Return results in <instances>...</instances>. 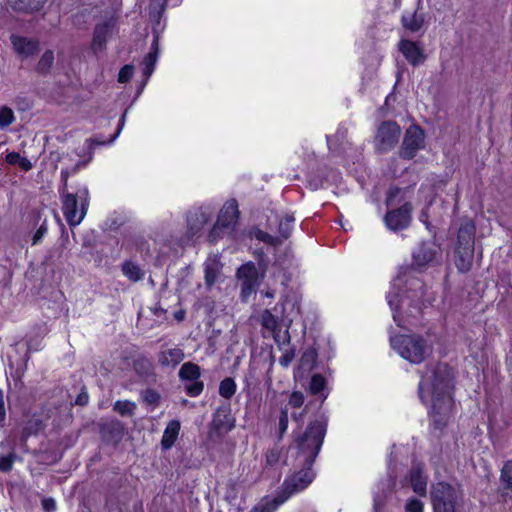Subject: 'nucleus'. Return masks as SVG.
I'll use <instances>...</instances> for the list:
<instances>
[{"instance_id": "nucleus-59", "label": "nucleus", "mask_w": 512, "mask_h": 512, "mask_svg": "<svg viewBox=\"0 0 512 512\" xmlns=\"http://www.w3.org/2000/svg\"><path fill=\"white\" fill-rule=\"evenodd\" d=\"M89 396L86 391L82 390L75 399V404L84 406L88 403Z\"/></svg>"}, {"instance_id": "nucleus-18", "label": "nucleus", "mask_w": 512, "mask_h": 512, "mask_svg": "<svg viewBox=\"0 0 512 512\" xmlns=\"http://www.w3.org/2000/svg\"><path fill=\"white\" fill-rule=\"evenodd\" d=\"M185 355L180 348H171L160 351L158 354V361L163 367H176L183 359Z\"/></svg>"}, {"instance_id": "nucleus-6", "label": "nucleus", "mask_w": 512, "mask_h": 512, "mask_svg": "<svg viewBox=\"0 0 512 512\" xmlns=\"http://www.w3.org/2000/svg\"><path fill=\"white\" fill-rule=\"evenodd\" d=\"M88 194L87 187L79 188L76 193H60L63 214L70 226H77L85 217L89 205Z\"/></svg>"}, {"instance_id": "nucleus-61", "label": "nucleus", "mask_w": 512, "mask_h": 512, "mask_svg": "<svg viewBox=\"0 0 512 512\" xmlns=\"http://www.w3.org/2000/svg\"><path fill=\"white\" fill-rule=\"evenodd\" d=\"M18 166L23 171H29L33 167L31 161L29 159H27L26 157H22V156H20V159H19V162H18Z\"/></svg>"}, {"instance_id": "nucleus-10", "label": "nucleus", "mask_w": 512, "mask_h": 512, "mask_svg": "<svg viewBox=\"0 0 512 512\" xmlns=\"http://www.w3.org/2000/svg\"><path fill=\"white\" fill-rule=\"evenodd\" d=\"M412 205L408 202L401 207L388 211L385 215L386 226L393 231L407 228L411 221Z\"/></svg>"}, {"instance_id": "nucleus-5", "label": "nucleus", "mask_w": 512, "mask_h": 512, "mask_svg": "<svg viewBox=\"0 0 512 512\" xmlns=\"http://www.w3.org/2000/svg\"><path fill=\"white\" fill-rule=\"evenodd\" d=\"M476 227L472 220L464 219L457 234V243L454 250V262L457 269L468 272L473 263Z\"/></svg>"}, {"instance_id": "nucleus-7", "label": "nucleus", "mask_w": 512, "mask_h": 512, "mask_svg": "<svg viewBox=\"0 0 512 512\" xmlns=\"http://www.w3.org/2000/svg\"><path fill=\"white\" fill-rule=\"evenodd\" d=\"M459 492L452 485L438 482L432 487L431 501L434 512H455Z\"/></svg>"}, {"instance_id": "nucleus-36", "label": "nucleus", "mask_w": 512, "mask_h": 512, "mask_svg": "<svg viewBox=\"0 0 512 512\" xmlns=\"http://www.w3.org/2000/svg\"><path fill=\"white\" fill-rule=\"evenodd\" d=\"M294 221V217L291 215L285 216L283 220L279 222V234L281 235L282 241L284 239H288L292 232V222Z\"/></svg>"}, {"instance_id": "nucleus-45", "label": "nucleus", "mask_w": 512, "mask_h": 512, "mask_svg": "<svg viewBox=\"0 0 512 512\" xmlns=\"http://www.w3.org/2000/svg\"><path fill=\"white\" fill-rule=\"evenodd\" d=\"M15 459H16V454L14 452H11L7 455H1L0 456V471L1 472L11 471Z\"/></svg>"}, {"instance_id": "nucleus-13", "label": "nucleus", "mask_w": 512, "mask_h": 512, "mask_svg": "<svg viewBox=\"0 0 512 512\" xmlns=\"http://www.w3.org/2000/svg\"><path fill=\"white\" fill-rule=\"evenodd\" d=\"M238 214L239 211L237 201L235 199L228 200L220 210L216 223L225 228L227 231H230L233 229L237 221Z\"/></svg>"}, {"instance_id": "nucleus-30", "label": "nucleus", "mask_w": 512, "mask_h": 512, "mask_svg": "<svg viewBox=\"0 0 512 512\" xmlns=\"http://www.w3.org/2000/svg\"><path fill=\"white\" fill-rule=\"evenodd\" d=\"M251 235L255 237L257 240L274 247H277L282 244V239H280L279 237L272 236L269 233L262 231L258 228L252 230Z\"/></svg>"}, {"instance_id": "nucleus-17", "label": "nucleus", "mask_w": 512, "mask_h": 512, "mask_svg": "<svg viewBox=\"0 0 512 512\" xmlns=\"http://www.w3.org/2000/svg\"><path fill=\"white\" fill-rule=\"evenodd\" d=\"M114 28L113 21H106L102 24L96 25L93 36V48L102 49L108 38L111 37Z\"/></svg>"}, {"instance_id": "nucleus-32", "label": "nucleus", "mask_w": 512, "mask_h": 512, "mask_svg": "<svg viewBox=\"0 0 512 512\" xmlns=\"http://www.w3.org/2000/svg\"><path fill=\"white\" fill-rule=\"evenodd\" d=\"M236 392V383L233 378L227 377L219 384V394L225 399H230Z\"/></svg>"}, {"instance_id": "nucleus-24", "label": "nucleus", "mask_w": 512, "mask_h": 512, "mask_svg": "<svg viewBox=\"0 0 512 512\" xmlns=\"http://www.w3.org/2000/svg\"><path fill=\"white\" fill-rule=\"evenodd\" d=\"M179 430H180V422L179 421L172 420L168 423V425L163 433L162 439H161V446L164 450H168L174 445V443L178 437Z\"/></svg>"}, {"instance_id": "nucleus-48", "label": "nucleus", "mask_w": 512, "mask_h": 512, "mask_svg": "<svg viewBox=\"0 0 512 512\" xmlns=\"http://www.w3.org/2000/svg\"><path fill=\"white\" fill-rule=\"evenodd\" d=\"M134 67L133 65H124L118 74V82L119 83H127L131 80L133 76Z\"/></svg>"}, {"instance_id": "nucleus-37", "label": "nucleus", "mask_w": 512, "mask_h": 512, "mask_svg": "<svg viewBox=\"0 0 512 512\" xmlns=\"http://www.w3.org/2000/svg\"><path fill=\"white\" fill-rule=\"evenodd\" d=\"M15 121L14 112L7 106L0 108V128L4 129Z\"/></svg>"}, {"instance_id": "nucleus-46", "label": "nucleus", "mask_w": 512, "mask_h": 512, "mask_svg": "<svg viewBox=\"0 0 512 512\" xmlns=\"http://www.w3.org/2000/svg\"><path fill=\"white\" fill-rule=\"evenodd\" d=\"M143 401L149 405L157 406L160 401V395L153 389H146L142 393Z\"/></svg>"}, {"instance_id": "nucleus-64", "label": "nucleus", "mask_w": 512, "mask_h": 512, "mask_svg": "<svg viewBox=\"0 0 512 512\" xmlns=\"http://www.w3.org/2000/svg\"><path fill=\"white\" fill-rule=\"evenodd\" d=\"M174 317L177 321L181 322L185 318V312L183 310H180L174 314Z\"/></svg>"}, {"instance_id": "nucleus-35", "label": "nucleus", "mask_w": 512, "mask_h": 512, "mask_svg": "<svg viewBox=\"0 0 512 512\" xmlns=\"http://www.w3.org/2000/svg\"><path fill=\"white\" fill-rule=\"evenodd\" d=\"M326 385L325 378L320 374H315L311 377L309 384V391L313 395L320 394Z\"/></svg>"}, {"instance_id": "nucleus-22", "label": "nucleus", "mask_w": 512, "mask_h": 512, "mask_svg": "<svg viewBox=\"0 0 512 512\" xmlns=\"http://www.w3.org/2000/svg\"><path fill=\"white\" fill-rule=\"evenodd\" d=\"M410 482L413 488V491L420 495H426V486L427 481L426 477L423 475L422 468L419 465L413 466L410 470Z\"/></svg>"}, {"instance_id": "nucleus-42", "label": "nucleus", "mask_w": 512, "mask_h": 512, "mask_svg": "<svg viewBox=\"0 0 512 512\" xmlns=\"http://www.w3.org/2000/svg\"><path fill=\"white\" fill-rule=\"evenodd\" d=\"M204 389V383L199 380L190 381L189 384L185 386L186 393L191 397L199 396Z\"/></svg>"}, {"instance_id": "nucleus-20", "label": "nucleus", "mask_w": 512, "mask_h": 512, "mask_svg": "<svg viewBox=\"0 0 512 512\" xmlns=\"http://www.w3.org/2000/svg\"><path fill=\"white\" fill-rule=\"evenodd\" d=\"M47 0H8L14 11L32 13L43 8Z\"/></svg>"}, {"instance_id": "nucleus-23", "label": "nucleus", "mask_w": 512, "mask_h": 512, "mask_svg": "<svg viewBox=\"0 0 512 512\" xmlns=\"http://www.w3.org/2000/svg\"><path fill=\"white\" fill-rule=\"evenodd\" d=\"M100 431L105 439L109 441H118L123 435L124 426L120 421L112 420L103 424Z\"/></svg>"}, {"instance_id": "nucleus-55", "label": "nucleus", "mask_w": 512, "mask_h": 512, "mask_svg": "<svg viewBox=\"0 0 512 512\" xmlns=\"http://www.w3.org/2000/svg\"><path fill=\"white\" fill-rule=\"evenodd\" d=\"M6 425V409L4 402V392L0 389V429Z\"/></svg>"}, {"instance_id": "nucleus-41", "label": "nucleus", "mask_w": 512, "mask_h": 512, "mask_svg": "<svg viewBox=\"0 0 512 512\" xmlns=\"http://www.w3.org/2000/svg\"><path fill=\"white\" fill-rule=\"evenodd\" d=\"M317 353L314 349L306 350L300 359V364L303 368L311 369L316 360Z\"/></svg>"}, {"instance_id": "nucleus-50", "label": "nucleus", "mask_w": 512, "mask_h": 512, "mask_svg": "<svg viewBox=\"0 0 512 512\" xmlns=\"http://www.w3.org/2000/svg\"><path fill=\"white\" fill-rule=\"evenodd\" d=\"M225 232L228 231L222 226H220L218 223H215V225L213 226L208 235V239L210 242H216L219 238L223 236Z\"/></svg>"}, {"instance_id": "nucleus-54", "label": "nucleus", "mask_w": 512, "mask_h": 512, "mask_svg": "<svg viewBox=\"0 0 512 512\" xmlns=\"http://www.w3.org/2000/svg\"><path fill=\"white\" fill-rule=\"evenodd\" d=\"M400 192H401V189L398 187H391L389 189V191L387 193V199H386L388 206H393L396 204V198L400 194Z\"/></svg>"}, {"instance_id": "nucleus-58", "label": "nucleus", "mask_w": 512, "mask_h": 512, "mask_svg": "<svg viewBox=\"0 0 512 512\" xmlns=\"http://www.w3.org/2000/svg\"><path fill=\"white\" fill-rule=\"evenodd\" d=\"M69 175H70V172L67 169L61 170V186L59 188V193L67 191V186H68L67 182H68Z\"/></svg>"}, {"instance_id": "nucleus-11", "label": "nucleus", "mask_w": 512, "mask_h": 512, "mask_svg": "<svg viewBox=\"0 0 512 512\" xmlns=\"http://www.w3.org/2000/svg\"><path fill=\"white\" fill-rule=\"evenodd\" d=\"M398 50L414 67L419 66L426 60L424 50L418 45L417 42L408 39H401L398 43Z\"/></svg>"}, {"instance_id": "nucleus-25", "label": "nucleus", "mask_w": 512, "mask_h": 512, "mask_svg": "<svg viewBox=\"0 0 512 512\" xmlns=\"http://www.w3.org/2000/svg\"><path fill=\"white\" fill-rule=\"evenodd\" d=\"M178 376L181 381L198 380L201 376V369L195 363L186 362L181 366Z\"/></svg>"}, {"instance_id": "nucleus-43", "label": "nucleus", "mask_w": 512, "mask_h": 512, "mask_svg": "<svg viewBox=\"0 0 512 512\" xmlns=\"http://www.w3.org/2000/svg\"><path fill=\"white\" fill-rule=\"evenodd\" d=\"M281 451L278 447L269 449L265 454L266 467H273L279 462Z\"/></svg>"}, {"instance_id": "nucleus-56", "label": "nucleus", "mask_w": 512, "mask_h": 512, "mask_svg": "<svg viewBox=\"0 0 512 512\" xmlns=\"http://www.w3.org/2000/svg\"><path fill=\"white\" fill-rule=\"evenodd\" d=\"M46 232H47V226H46V222L44 221L40 225V227L37 229L35 234L33 235L32 244L36 245L42 239V237L46 234Z\"/></svg>"}, {"instance_id": "nucleus-62", "label": "nucleus", "mask_w": 512, "mask_h": 512, "mask_svg": "<svg viewBox=\"0 0 512 512\" xmlns=\"http://www.w3.org/2000/svg\"><path fill=\"white\" fill-rule=\"evenodd\" d=\"M149 53H155V55L158 56V53H159V36L158 35L154 36Z\"/></svg>"}, {"instance_id": "nucleus-9", "label": "nucleus", "mask_w": 512, "mask_h": 512, "mask_svg": "<svg viewBox=\"0 0 512 512\" xmlns=\"http://www.w3.org/2000/svg\"><path fill=\"white\" fill-rule=\"evenodd\" d=\"M424 145V132L417 126H410L404 135L402 145L399 150V156L402 159H412L418 150L423 148Z\"/></svg>"}, {"instance_id": "nucleus-3", "label": "nucleus", "mask_w": 512, "mask_h": 512, "mask_svg": "<svg viewBox=\"0 0 512 512\" xmlns=\"http://www.w3.org/2000/svg\"><path fill=\"white\" fill-rule=\"evenodd\" d=\"M430 375L423 376L419 384V396L425 401L423 391L427 386L432 395V412L436 428H443L453 406V372L445 363H439L430 370Z\"/></svg>"}, {"instance_id": "nucleus-57", "label": "nucleus", "mask_w": 512, "mask_h": 512, "mask_svg": "<svg viewBox=\"0 0 512 512\" xmlns=\"http://www.w3.org/2000/svg\"><path fill=\"white\" fill-rule=\"evenodd\" d=\"M42 507L47 512H53L56 509V503L53 498H44L42 500Z\"/></svg>"}, {"instance_id": "nucleus-26", "label": "nucleus", "mask_w": 512, "mask_h": 512, "mask_svg": "<svg viewBox=\"0 0 512 512\" xmlns=\"http://www.w3.org/2000/svg\"><path fill=\"white\" fill-rule=\"evenodd\" d=\"M53 64L54 53L52 50H46L40 57L35 70L38 74L46 76L50 73Z\"/></svg>"}, {"instance_id": "nucleus-53", "label": "nucleus", "mask_w": 512, "mask_h": 512, "mask_svg": "<svg viewBox=\"0 0 512 512\" xmlns=\"http://www.w3.org/2000/svg\"><path fill=\"white\" fill-rule=\"evenodd\" d=\"M217 278V273L214 268L206 266L205 268V282L208 287H211Z\"/></svg>"}, {"instance_id": "nucleus-28", "label": "nucleus", "mask_w": 512, "mask_h": 512, "mask_svg": "<svg viewBox=\"0 0 512 512\" xmlns=\"http://www.w3.org/2000/svg\"><path fill=\"white\" fill-rule=\"evenodd\" d=\"M284 501L277 494L269 499H263L257 506H255L252 512H275L278 507L283 504Z\"/></svg>"}, {"instance_id": "nucleus-4", "label": "nucleus", "mask_w": 512, "mask_h": 512, "mask_svg": "<svg viewBox=\"0 0 512 512\" xmlns=\"http://www.w3.org/2000/svg\"><path fill=\"white\" fill-rule=\"evenodd\" d=\"M391 346L399 355L412 364H420L433 352V346L422 335H395L390 338Z\"/></svg>"}, {"instance_id": "nucleus-29", "label": "nucleus", "mask_w": 512, "mask_h": 512, "mask_svg": "<svg viewBox=\"0 0 512 512\" xmlns=\"http://www.w3.org/2000/svg\"><path fill=\"white\" fill-rule=\"evenodd\" d=\"M260 323L265 329L271 332H275V330H277L278 327H280L279 318L276 315H274L269 309H265L262 312L260 316Z\"/></svg>"}, {"instance_id": "nucleus-52", "label": "nucleus", "mask_w": 512, "mask_h": 512, "mask_svg": "<svg viewBox=\"0 0 512 512\" xmlns=\"http://www.w3.org/2000/svg\"><path fill=\"white\" fill-rule=\"evenodd\" d=\"M304 403V395L300 391H294L290 395L289 404L294 408H299Z\"/></svg>"}, {"instance_id": "nucleus-49", "label": "nucleus", "mask_w": 512, "mask_h": 512, "mask_svg": "<svg viewBox=\"0 0 512 512\" xmlns=\"http://www.w3.org/2000/svg\"><path fill=\"white\" fill-rule=\"evenodd\" d=\"M257 287H258V284L241 282L240 297H241L242 301H247L248 298L250 297V295L255 292Z\"/></svg>"}, {"instance_id": "nucleus-47", "label": "nucleus", "mask_w": 512, "mask_h": 512, "mask_svg": "<svg viewBox=\"0 0 512 512\" xmlns=\"http://www.w3.org/2000/svg\"><path fill=\"white\" fill-rule=\"evenodd\" d=\"M287 428H288V410L282 409L280 412L279 423H278L279 439H281L283 437Z\"/></svg>"}, {"instance_id": "nucleus-51", "label": "nucleus", "mask_w": 512, "mask_h": 512, "mask_svg": "<svg viewBox=\"0 0 512 512\" xmlns=\"http://www.w3.org/2000/svg\"><path fill=\"white\" fill-rule=\"evenodd\" d=\"M406 512H423V503L416 498L407 501L405 505Z\"/></svg>"}, {"instance_id": "nucleus-16", "label": "nucleus", "mask_w": 512, "mask_h": 512, "mask_svg": "<svg viewBox=\"0 0 512 512\" xmlns=\"http://www.w3.org/2000/svg\"><path fill=\"white\" fill-rule=\"evenodd\" d=\"M234 428V423L231 420L230 414L227 409L219 408L213 415L211 422V429L218 435L223 432H228Z\"/></svg>"}, {"instance_id": "nucleus-15", "label": "nucleus", "mask_w": 512, "mask_h": 512, "mask_svg": "<svg viewBox=\"0 0 512 512\" xmlns=\"http://www.w3.org/2000/svg\"><path fill=\"white\" fill-rule=\"evenodd\" d=\"M210 215L211 213L203 207L190 211L187 215V225L190 232L192 234L199 232L208 222Z\"/></svg>"}, {"instance_id": "nucleus-21", "label": "nucleus", "mask_w": 512, "mask_h": 512, "mask_svg": "<svg viewBox=\"0 0 512 512\" xmlns=\"http://www.w3.org/2000/svg\"><path fill=\"white\" fill-rule=\"evenodd\" d=\"M401 24L403 28L411 33H416L421 30L424 25V16L418 13L416 9L413 13H405L401 17Z\"/></svg>"}, {"instance_id": "nucleus-38", "label": "nucleus", "mask_w": 512, "mask_h": 512, "mask_svg": "<svg viewBox=\"0 0 512 512\" xmlns=\"http://www.w3.org/2000/svg\"><path fill=\"white\" fill-rule=\"evenodd\" d=\"M157 58L158 56H156L155 53H148L143 59V75L145 76V82L152 75Z\"/></svg>"}, {"instance_id": "nucleus-8", "label": "nucleus", "mask_w": 512, "mask_h": 512, "mask_svg": "<svg viewBox=\"0 0 512 512\" xmlns=\"http://www.w3.org/2000/svg\"><path fill=\"white\" fill-rule=\"evenodd\" d=\"M401 134V128L395 121H383L375 137L380 152H387L395 147Z\"/></svg>"}, {"instance_id": "nucleus-39", "label": "nucleus", "mask_w": 512, "mask_h": 512, "mask_svg": "<svg viewBox=\"0 0 512 512\" xmlns=\"http://www.w3.org/2000/svg\"><path fill=\"white\" fill-rule=\"evenodd\" d=\"M254 254L257 259V269L260 270L261 277L263 278L269 266V259L263 249L256 250Z\"/></svg>"}, {"instance_id": "nucleus-34", "label": "nucleus", "mask_w": 512, "mask_h": 512, "mask_svg": "<svg viewBox=\"0 0 512 512\" xmlns=\"http://www.w3.org/2000/svg\"><path fill=\"white\" fill-rule=\"evenodd\" d=\"M135 409L136 404L128 400L117 401L113 406V410L118 412L121 416H132Z\"/></svg>"}, {"instance_id": "nucleus-2", "label": "nucleus", "mask_w": 512, "mask_h": 512, "mask_svg": "<svg viewBox=\"0 0 512 512\" xmlns=\"http://www.w3.org/2000/svg\"><path fill=\"white\" fill-rule=\"evenodd\" d=\"M423 295L424 286L419 279H404L398 275L393 280L387 300L393 310V319L399 327H404L405 322L410 323L411 319L419 317L422 312Z\"/></svg>"}, {"instance_id": "nucleus-31", "label": "nucleus", "mask_w": 512, "mask_h": 512, "mask_svg": "<svg viewBox=\"0 0 512 512\" xmlns=\"http://www.w3.org/2000/svg\"><path fill=\"white\" fill-rule=\"evenodd\" d=\"M501 482L503 483V488L507 491V495L512 496V462L507 461L504 463L501 470Z\"/></svg>"}, {"instance_id": "nucleus-40", "label": "nucleus", "mask_w": 512, "mask_h": 512, "mask_svg": "<svg viewBox=\"0 0 512 512\" xmlns=\"http://www.w3.org/2000/svg\"><path fill=\"white\" fill-rule=\"evenodd\" d=\"M272 334H273V338H274L275 342L277 343L279 349H283V346H289L291 337H290L288 329H286L284 331L283 335H281V327H278V329L275 330V332H272Z\"/></svg>"}, {"instance_id": "nucleus-27", "label": "nucleus", "mask_w": 512, "mask_h": 512, "mask_svg": "<svg viewBox=\"0 0 512 512\" xmlns=\"http://www.w3.org/2000/svg\"><path fill=\"white\" fill-rule=\"evenodd\" d=\"M122 273L132 282H137L144 277L143 270L132 261H125L121 266Z\"/></svg>"}, {"instance_id": "nucleus-1", "label": "nucleus", "mask_w": 512, "mask_h": 512, "mask_svg": "<svg viewBox=\"0 0 512 512\" xmlns=\"http://www.w3.org/2000/svg\"><path fill=\"white\" fill-rule=\"evenodd\" d=\"M327 424V417L320 415L307 425L303 433L294 438V445L290 446V450H296L297 465L301 469L287 477L276 493L284 502L292 495L304 490L313 481L315 474L312 465L322 447Z\"/></svg>"}, {"instance_id": "nucleus-12", "label": "nucleus", "mask_w": 512, "mask_h": 512, "mask_svg": "<svg viewBox=\"0 0 512 512\" xmlns=\"http://www.w3.org/2000/svg\"><path fill=\"white\" fill-rule=\"evenodd\" d=\"M441 255L440 247L432 241L423 242L418 250L413 253V264L418 268L425 267Z\"/></svg>"}, {"instance_id": "nucleus-63", "label": "nucleus", "mask_w": 512, "mask_h": 512, "mask_svg": "<svg viewBox=\"0 0 512 512\" xmlns=\"http://www.w3.org/2000/svg\"><path fill=\"white\" fill-rule=\"evenodd\" d=\"M126 114H127V111H125L123 113V115L121 116L120 120H119V127H118V130L116 132V134L110 139L109 142H112L116 137L117 135L120 133V130L122 129L123 125H124V122H125V117H126Z\"/></svg>"}, {"instance_id": "nucleus-60", "label": "nucleus", "mask_w": 512, "mask_h": 512, "mask_svg": "<svg viewBox=\"0 0 512 512\" xmlns=\"http://www.w3.org/2000/svg\"><path fill=\"white\" fill-rule=\"evenodd\" d=\"M20 156L18 152H10L6 155V162L10 165H18Z\"/></svg>"}, {"instance_id": "nucleus-44", "label": "nucleus", "mask_w": 512, "mask_h": 512, "mask_svg": "<svg viewBox=\"0 0 512 512\" xmlns=\"http://www.w3.org/2000/svg\"><path fill=\"white\" fill-rule=\"evenodd\" d=\"M283 355L279 358V363L283 367H288L293 359L295 358V348L294 347H285L283 346Z\"/></svg>"}, {"instance_id": "nucleus-14", "label": "nucleus", "mask_w": 512, "mask_h": 512, "mask_svg": "<svg viewBox=\"0 0 512 512\" xmlns=\"http://www.w3.org/2000/svg\"><path fill=\"white\" fill-rule=\"evenodd\" d=\"M10 40L15 51L24 57L32 56L39 51L37 39L12 35Z\"/></svg>"}, {"instance_id": "nucleus-19", "label": "nucleus", "mask_w": 512, "mask_h": 512, "mask_svg": "<svg viewBox=\"0 0 512 512\" xmlns=\"http://www.w3.org/2000/svg\"><path fill=\"white\" fill-rule=\"evenodd\" d=\"M259 271L256 265L249 261L237 269L236 276L243 283H252L259 285Z\"/></svg>"}, {"instance_id": "nucleus-33", "label": "nucleus", "mask_w": 512, "mask_h": 512, "mask_svg": "<svg viewBox=\"0 0 512 512\" xmlns=\"http://www.w3.org/2000/svg\"><path fill=\"white\" fill-rule=\"evenodd\" d=\"M166 1L167 0H150L149 14L150 17L156 20L157 22H159L162 14L165 11Z\"/></svg>"}]
</instances>
